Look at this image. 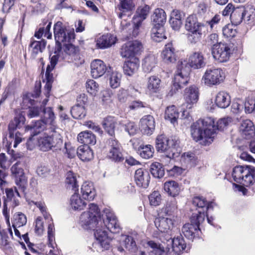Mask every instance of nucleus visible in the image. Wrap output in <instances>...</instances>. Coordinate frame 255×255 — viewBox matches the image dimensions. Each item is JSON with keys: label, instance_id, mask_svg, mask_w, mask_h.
I'll list each match as a JSON object with an SVG mask.
<instances>
[{"label": "nucleus", "instance_id": "obj_1", "mask_svg": "<svg viewBox=\"0 0 255 255\" xmlns=\"http://www.w3.org/2000/svg\"><path fill=\"white\" fill-rule=\"evenodd\" d=\"M232 121L231 117L224 118L218 121L216 126L214 119L211 118L199 119L191 127L192 137L196 142L201 141L202 144L209 145L213 141L217 130H223Z\"/></svg>", "mask_w": 255, "mask_h": 255}, {"label": "nucleus", "instance_id": "obj_2", "mask_svg": "<svg viewBox=\"0 0 255 255\" xmlns=\"http://www.w3.org/2000/svg\"><path fill=\"white\" fill-rule=\"evenodd\" d=\"M103 222L101 219L100 211L98 206L94 204L89 205L88 211L83 212L80 217V224L85 229H93L98 228L99 222L103 224L106 228L113 233H119L120 227L114 213L110 209L104 210Z\"/></svg>", "mask_w": 255, "mask_h": 255}, {"label": "nucleus", "instance_id": "obj_3", "mask_svg": "<svg viewBox=\"0 0 255 255\" xmlns=\"http://www.w3.org/2000/svg\"><path fill=\"white\" fill-rule=\"evenodd\" d=\"M143 49L142 43L138 40L127 42L121 48V55L123 57L128 58L124 65L123 69L126 75L130 76L133 74L139 67L138 55L140 54Z\"/></svg>", "mask_w": 255, "mask_h": 255}, {"label": "nucleus", "instance_id": "obj_4", "mask_svg": "<svg viewBox=\"0 0 255 255\" xmlns=\"http://www.w3.org/2000/svg\"><path fill=\"white\" fill-rule=\"evenodd\" d=\"M205 65L203 54L200 52H194L190 54L188 63L181 61L178 64L177 71L174 75V80L190 78V67L194 69L201 68Z\"/></svg>", "mask_w": 255, "mask_h": 255}, {"label": "nucleus", "instance_id": "obj_5", "mask_svg": "<svg viewBox=\"0 0 255 255\" xmlns=\"http://www.w3.org/2000/svg\"><path fill=\"white\" fill-rule=\"evenodd\" d=\"M51 131L52 133L50 135L40 137L38 139V144L42 151L60 150L63 146V141L59 132L55 127H51Z\"/></svg>", "mask_w": 255, "mask_h": 255}, {"label": "nucleus", "instance_id": "obj_6", "mask_svg": "<svg viewBox=\"0 0 255 255\" xmlns=\"http://www.w3.org/2000/svg\"><path fill=\"white\" fill-rule=\"evenodd\" d=\"M5 192L6 196L3 197L2 213L7 225L9 226L10 209H14L19 205V198L21 196L16 187L5 188Z\"/></svg>", "mask_w": 255, "mask_h": 255}, {"label": "nucleus", "instance_id": "obj_7", "mask_svg": "<svg viewBox=\"0 0 255 255\" xmlns=\"http://www.w3.org/2000/svg\"><path fill=\"white\" fill-rule=\"evenodd\" d=\"M185 27L189 32L188 40L193 43H195L199 41L202 34L207 30L206 25L203 23L198 22L196 16L194 14L190 15L187 17Z\"/></svg>", "mask_w": 255, "mask_h": 255}, {"label": "nucleus", "instance_id": "obj_8", "mask_svg": "<svg viewBox=\"0 0 255 255\" xmlns=\"http://www.w3.org/2000/svg\"><path fill=\"white\" fill-rule=\"evenodd\" d=\"M232 176L234 181L249 186L255 182V167L252 166H237L234 168Z\"/></svg>", "mask_w": 255, "mask_h": 255}, {"label": "nucleus", "instance_id": "obj_9", "mask_svg": "<svg viewBox=\"0 0 255 255\" xmlns=\"http://www.w3.org/2000/svg\"><path fill=\"white\" fill-rule=\"evenodd\" d=\"M205 220L204 212L199 211L198 214H193L190 218V223L185 224L182 227V232L184 236L190 240L198 238L201 233L199 226Z\"/></svg>", "mask_w": 255, "mask_h": 255}, {"label": "nucleus", "instance_id": "obj_10", "mask_svg": "<svg viewBox=\"0 0 255 255\" xmlns=\"http://www.w3.org/2000/svg\"><path fill=\"white\" fill-rule=\"evenodd\" d=\"M54 34L57 51L61 50V43H70L75 39L74 29L66 27L60 21L54 24Z\"/></svg>", "mask_w": 255, "mask_h": 255}, {"label": "nucleus", "instance_id": "obj_11", "mask_svg": "<svg viewBox=\"0 0 255 255\" xmlns=\"http://www.w3.org/2000/svg\"><path fill=\"white\" fill-rule=\"evenodd\" d=\"M179 141L176 139H170L164 134L157 136L156 139V148L158 151L161 152H169L167 156L171 158L173 157L175 152L177 151Z\"/></svg>", "mask_w": 255, "mask_h": 255}, {"label": "nucleus", "instance_id": "obj_12", "mask_svg": "<svg viewBox=\"0 0 255 255\" xmlns=\"http://www.w3.org/2000/svg\"><path fill=\"white\" fill-rule=\"evenodd\" d=\"M41 81H36L35 83V88L32 93H27L24 95L23 98V103L24 104H27V106L29 108L28 117L29 118H33L39 116L41 108H39L37 107H30L34 104V100L32 99L33 98H37L41 92Z\"/></svg>", "mask_w": 255, "mask_h": 255}, {"label": "nucleus", "instance_id": "obj_13", "mask_svg": "<svg viewBox=\"0 0 255 255\" xmlns=\"http://www.w3.org/2000/svg\"><path fill=\"white\" fill-rule=\"evenodd\" d=\"M108 150L107 157L116 162H121L124 160L123 148L120 143L115 138L109 139L107 141Z\"/></svg>", "mask_w": 255, "mask_h": 255}, {"label": "nucleus", "instance_id": "obj_14", "mask_svg": "<svg viewBox=\"0 0 255 255\" xmlns=\"http://www.w3.org/2000/svg\"><path fill=\"white\" fill-rule=\"evenodd\" d=\"M25 122V117L21 114L16 115L14 119L11 121L8 125V131L9 137L10 138L14 137V147H16L17 145L22 141V139L18 136L20 135L19 132H16L14 134V131L17 128H20L24 125Z\"/></svg>", "mask_w": 255, "mask_h": 255}, {"label": "nucleus", "instance_id": "obj_15", "mask_svg": "<svg viewBox=\"0 0 255 255\" xmlns=\"http://www.w3.org/2000/svg\"><path fill=\"white\" fill-rule=\"evenodd\" d=\"M10 170L12 174L15 178V182L19 190L25 194L27 179L24 175L22 164L20 162H17L12 166Z\"/></svg>", "mask_w": 255, "mask_h": 255}, {"label": "nucleus", "instance_id": "obj_16", "mask_svg": "<svg viewBox=\"0 0 255 255\" xmlns=\"http://www.w3.org/2000/svg\"><path fill=\"white\" fill-rule=\"evenodd\" d=\"M213 57L220 62L227 61L231 54V49L229 46L225 43L220 42L214 44L212 49Z\"/></svg>", "mask_w": 255, "mask_h": 255}, {"label": "nucleus", "instance_id": "obj_17", "mask_svg": "<svg viewBox=\"0 0 255 255\" xmlns=\"http://www.w3.org/2000/svg\"><path fill=\"white\" fill-rule=\"evenodd\" d=\"M96 228L94 233L96 239V242L94 243L95 248H97L99 252L108 250L110 247V240L108 237L107 232L99 228V227Z\"/></svg>", "mask_w": 255, "mask_h": 255}, {"label": "nucleus", "instance_id": "obj_18", "mask_svg": "<svg viewBox=\"0 0 255 255\" xmlns=\"http://www.w3.org/2000/svg\"><path fill=\"white\" fill-rule=\"evenodd\" d=\"M149 6L147 5L137 9L136 15L133 18V31L134 34H137L138 29L141 26L142 21L146 18L149 13Z\"/></svg>", "mask_w": 255, "mask_h": 255}, {"label": "nucleus", "instance_id": "obj_19", "mask_svg": "<svg viewBox=\"0 0 255 255\" xmlns=\"http://www.w3.org/2000/svg\"><path fill=\"white\" fill-rule=\"evenodd\" d=\"M155 127L154 119L151 115L144 116L140 120V130L145 134H152L154 130Z\"/></svg>", "mask_w": 255, "mask_h": 255}, {"label": "nucleus", "instance_id": "obj_20", "mask_svg": "<svg viewBox=\"0 0 255 255\" xmlns=\"http://www.w3.org/2000/svg\"><path fill=\"white\" fill-rule=\"evenodd\" d=\"M239 131L244 138L250 139L255 134V127L251 120H244L241 123Z\"/></svg>", "mask_w": 255, "mask_h": 255}, {"label": "nucleus", "instance_id": "obj_21", "mask_svg": "<svg viewBox=\"0 0 255 255\" xmlns=\"http://www.w3.org/2000/svg\"><path fill=\"white\" fill-rule=\"evenodd\" d=\"M150 178V175L148 171L145 169L139 168L135 172L134 181L139 187L147 188L149 183Z\"/></svg>", "mask_w": 255, "mask_h": 255}, {"label": "nucleus", "instance_id": "obj_22", "mask_svg": "<svg viewBox=\"0 0 255 255\" xmlns=\"http://www.w3.org/2000/svg\"><path fill=\"white\" fill-rule=\"evenodd\" d=\"M199 95L198 88L194 85L191 86L185 89L184 98L187 106H189V109H191L192 105L197 102Z\"/></svg>", "mask_w": 255, "mask_h": 255}, {"label": "nucleus", "instance_id": "obj_23", "mask_svg": "<svg viewBox=\"0 0 255 255\" xmlns=\"http://www.w3.org/2000/svg\"><path fill=\"white\" fill-rule=\"evenodd\" d=\"M91 75L93 78L97 79L102 76L107 71V67L104 62L100 59H95L91 64Z\"/></svg>", "mask_w": 255, "mask_h": 255}, {"label": "nucleus", "instance_id": "obj_24", "mask_svg": "<svg viewBox=\"0 0 255 255\" xmlns=\"http://www.w3.org/2000/svg\"><path fill=\"white\" fill-rule=\"evenodd\" d=\"M116 40V37L111 34H104L96 39V46L100 49L107 48L115 44Z\"/></svg>", "mask_w": 255, "mask_h": 255}, {"label": "nucleus", "instance_id": "obj_25", "mask_svg": "<svg viewBox=\"0 0 255 255\" xmlns=\"http://www.w3.org/2000/svg\"><path fill=\"white\" fill-rule=\"evenodd\" d=\"M161 57L166 63H172L176 60V54L175 48L171 43L165 45L161 53Z\"/></svg>", "mask_w": 255, "mask_h": 255}, {"label": "nucleus", "instance_id": "obj_26", "mask_svg": "<svg viewBox=\"0 0 255 255\" xmlns=\"http://www.w3.org/2000/svg\"><path fill=\"white\" fill-rule=\"evenodd\" d=\"M81 194L84 200H93L96 195L93 183L87 181L83 183L81 188Z\"/></svg>", "mask_w": 255, "mask_h": 255}, {"label": "nucleus", "instance_id": "obj_27", "mask_svg": "<svg viewBox=\"0 0 255 255\" xmlns=\"http://www.w3.org/2000/svg\"><path fill=\"white\" fill-rule=\"evenodd\" d=\"M171 218H159L156 219L154 224L156 228L161 232H168L173 226V221Z\"/></svg>", "mask_w": 255, "mask_h": 255}, {"label": "nucleus", "instance_id": "obj_28", "mask_svg": "<svg viewBox=\"0 0 255 255\" xmlns=\"http://www.w3.org/2000/svg\"><path fill=\"white\" fill-rule=\"evenodd\" d=\"M46 44V41L45 40L36 41L33 38H31L29 45L31 57L33 58H35L39 54L41 53L45 48Z\"/></svg>", "mask_w": 255, "mask_h": 255}, {"label": "nucleus", "instance_id": "obj_29", "mask_svg": "<svg viewBox=\"0 0 255 255\" xmlns=\"http://www.w3.org/2000/svg\"><path fill=\"white\" fill-rule=\"evenodd\" d=\"M46 122L43 120L37 121L31 125L27 126L26 127V130L30 131V136L29 140H31L32 138L43 131L46 128Z\"/></svg>", "mask_w": 255, "mask_h": 255}, {"label": "nucleus", "instance_id": "obj_30", "mask_svg": "<svg viewBox=\"0 0 255 255\" xmlns=\"http://www.w3.org/2000/svg\"><path fill=\"white\" fill-rule=\"evenodd\" d=\"M79 158L83 161H88L93 159V152L88 145H80L77 149Z\"/></svg>", "mask_w": 255, "mask_h": 255}, {"label": "nucleus", "instance_id": "obj_31", "mask_svg": "<svg viewBox=\"0 0 255 255\" xmlns=\"http://www.w3.org/2000/svg\"><path fill=\"white\" fill-rule=\"evenodd\" d=\"M78 141L84 144L83 145H94L96 143L95 135L89 131H82L77 137Z\"/></svg>", "mask_w": 255, "mask_h": 255}, {"label": "nucleus", "instance_id": "obj_32", "mask_svg": "<svg viewBox=\"0 0 255 255\" xmlns=\"http://www.w3.org/2000/svg\"><path fill=\"white\" fill-rule=\"evenodd\" d=\"M217 106L220 108H226L231 104V97L229 94L224 91L219 92L215 99Z\"/></svg>", "mask_w": 255, "mask_h": 255}, {"label": "nucleus", "instance_id": "obj_33", "mask_svg": "<svg viewBox=\"0 0 255 255\" xmlns=\"http://www.w3.org/2000/svg\"><path fill=\"white\" fill-rule=\"evenodd\" d=\"M151 19L154 26H163L166 20V15L164 10L161 8L156 9Z\"/></svg>", "mask_w": 255, "mask_h": 255}, {"label": "nucleus", "instance_id": "obj_34", "mask_svg": "<svg viewBox=\"0 0 255 255\" xmlns=\"http://www.w3.org/2000/svg\"><path fill=\"white\" fill-rule=\"evenodd\" d=\"M116 124V119L112 116L107 117L102 122V125L105 130L111 136L115 135V129Z\"/></svg>", "mask_w": 255, "mask_h": 255}, {"label": "nucleus", "instance_id": "obj_35", "mask_svg": "<svg viewBox=\"0 0 255 255\" xmlns=\"http://www.w3.org/2000/svg\"><path fill=\"white\" fill-rule=\"evenodd\" d=\"M132 7V5L129 1L127 0H120L119 10L121 12L119 14V17L124 20H126V19H125L124 17L127 16L129 17L131 15V10Z\"/></svg>", "mask_w": 255, "mask_h": 255}, {"label": "nucleus", "instance_id": "obj_36", "mask_svg": "<svg viewBox=\"0 0 255 255\" xmlns=\"http://www.w3.org/2000/svg\"><path fill=\"white\" fill-rule=\"evenodd\" d=\"M179 115V113L176 107L172 105L166 108L165 112V119L169 121L173 125H175L177 123Z\"/></svg>", "mask_w": 255, "mask_h": 255}, {"label": "nucleus", "instance_id": "obj_37", "mask_svg": "<svg viewBox=\"0 0 255 255\" xmlns=\"http://www.w3.org/2000/svg\"><path fill=\"white\" fill-rule=\"evenodd\" d=\"M70 204L71 208L74 210L80 211L83 210L86 205V203L77 194H74L71 197Z\"/></svg>", "mask_w": 255, "mask_h": 255}, {"label": "nucleus", "instance_id": "obj_38", "mask_svg": "<svg viewBox=\"0 0 255 255\" xmlns=\"http://www.w3.org/2000/svg\"><path fill=\"white\" fill-rule=\"evenodd\" d=\"M204 80H223L224 73L220 69H207L204 76Z\"/></svg>", "mask_w": 255, "mask_h": 255}, {"label": "nucleus", "instance_id": "obj_39", "mask_svg": "<svg viewBox=\"0 0 255 255\" xmlns=\"http://www.w3.org/2000/svg\"><path fill=\"white\" fill-rule=\"evenodd\" d=\"M164 190L169 195L175 197L179 194L180 187L177 182L171 180L165 182L164 184Z\"/></svg>", "mask_w": 255, "mask_h": 255}, {"label": "nucleus", "instance_id": "obj_40", "mask_svg": "<svg viewBox=\"0 0 255 255\" xmlns=\"http://www.w3.org/2000/svg\"><path fill=\"white\" fill-rule=\"evenodd\" d=\"M245 13V9L244 7H237L234 10L233 13H231L230 19L231 22L235 25H238L240 24L244 18H245L244 13Z\"/></svg>", "mask_w": 255, "mask_h": 255}, {"label": "nucleus", "instance_id": "obj_41", "mask_svg": "<svg viewBox=\"0 0 255 255\" xmlns=\"http://www.w3.org/2000/svg\"><path fill=\"white\" fill-rule=\"evenodd\" d=\"M144 246L148 249L149 255H161L164 253L163 248L161 247L160 244L153 241H147Z\"/></svg>", "mask_w": 255, "mask_h": 255}, {"label": "nucleus", "instance_id": "obj_42", "mask_svg": "<svg viewBox=\"0 0 255 255\" xmlns=\"http://www.w3.org/2000/svg\"><path fill=\"white\" fill-rule=\"evenodd\" d=\"M151 36L154 41L157 42L166 39L163 26H154L151 30Z\"/></svg>", "mask_w": 255, "mask_h": 255}, {"label": "nucleus", "instance_id": "obj_43", "mask_svg": "<svg viewBox=\"0 0 255 255\" xmlns=\"http://www.w3.org/2000/svg\"><path fill=\"white\" fill-rule=\"evenodd\" d=\"M171 243L172 250L176 254H179L185 249L186 244L183 238L181 236L174 238L172 240Z\"/></svg>", "mask_w": 255, "mask_h": 255}, {"label": "nucleus", "instance_id": "obj_44", "mask_svg": "<svg viewBox=\"0 0 255 255\" xmlns=\"http://www.w3.org/2000/svg\"><path fill=\"white\" fill-rule=\"evenodd\" d=\"M150 171L152 176L157 178H161L164 175V169L162 164L157 162L150 165Z\"/></svg>", "mask_w": 255, "mask_h": 255}, {"label": "nucleus", "instance_id": "obj_45", "mask_svg": "<svg viewBox=\"0 0 255 255\" xmlns=\"http://www.w3.org/2000/svg\"><path fill=\"white\" fill-rule=\"evenodd\" d=\"M156 64V58L153 54L145 57L142 63V67L145 72H150Z\"/></svg>", "mask_w": 255, "mask_h": 255}, {"label": "nucleus", "instance_id": "obj_46", "mask_svg": "<svg viewBox=\"0 0 255 255\" xmlns=\"http://www.w3.org/2000/svg\"><path fill=\"white\" fill-rule=\"evenodd\" d=\"M137 153L142 158L149 159L153 156L154 148L151 145H141L138 147Z\"/></svg>", "mask_w": 255, "mask_h": 255}, {"label": "nucleus", "instance_id": "obj_47", "mask_svg": "<svg viewBox=\"0 0 255 255\" xmlns=\"http://www.w3.org/2000/svg\"><path fill=\"white\" fill-rule=\"evenodd\" d=\"M65 182L67 185V188H71L75 191L78 190V186L76 175L72 171H69L67 172Z\"/></svg>", "mask_w": 255, "mask_h": 255}, {"label": "nucleus", "instance_id": "obj_48", "mask_svg": "<svg viewBox=\"0 0 255 255\" xmlns=\"http://www.w3.org/2000/svg\"><path fill=\"white\" fill-rule=\"evenodd\" d=\"M27 219L25 215L21 212L15 213L12 220V227H20L26 224Z\"/></svg>", "mask_w": 255, "mask_h": 255}, {"label": "nucleus", "instance_id": "obj_49", "mask_svg": "<svg viewBox=\"0 0 255 255\" xmlns=\"http://www.w3.org/2000/svg\"><path fill=\"white\" fill-rule=\"evenodd\" d=\"M71 114L74 119H82L84 118L86 115L85 106L76 105L72 108Z\"/></svg>", "mask_w": 255, "mask_h": 255}, {"label": "nucleus", "instance_id": "obj_50", "mask_svg": "<svg viewBox=\"0 0 255 255\" xmlns=\"http://www.w3.org/2000/svg\"><path fill=\"white\" fill-rule=\"evenodd\" d=\"M61 50L57 51V46L55 48V55L51 56L50 57V65H48L46 68V71L45 73V75L46 76V80H51V78L50 77V72L53 69L55 66L57 64L58 61V59L59 57L58 53L60 52Z\"/></svg>", "mask_w": 255, "mask_h": 255}, {"label": "nucleus", "instance_id": "obj_51", "mask_svg": "<svg viewBox=\"0 0 255 255\" xmlns=\"http://www.w3.org/2000/svg\"><path fill=\"white\" fill-rule=\"evenodd\" d=\"M43 113L44 115V118L45 120L44 122H46L47 124H49L51 126L54 127V121L55 117L52 108L50 107L43 108Z\"/></svg>", "mask_w": 255, "mask_h": 255}, {"label": "nucleus", "instance_id": "obj_52", "mask_svg": "<svg viewBox=\"0 0 255 255\" xmlns=\"http://www.w3.org/2000/svg\"><path fill=\"white\" fill-rule=\"evenodd\" d=\"M193 204L201 210H198L197 213H194V214H198L199 211H201L205 213V208L207 205V201L205 198L202 196H196L193 198L192 201Z\"/></svg>", "mask_w": 255, "mask_h": 255}, {"label": "nucleus", "instance_id": "obj_53", "mask_svg": "<svg viewBox=\"0 0 255 255\" xmlns=\"http://www.w3.org/2000/svg\"><path fill=\"white\" fill-rule=\"evenodd\" d=\"M234 24H227L222 29L223 35L227 38H232L235 36L237 31L233 26Z\"/></svg>", "mask_w": 255, "mask_h": 255}, {"label": "nucleus", "instance_id": "obj_54", "mask_svg": "<svg viewBox=\"0 0 255 255\" xmlns=\"http://www.w3.org/2000/svg\"><path fill=\"white\" fill-rule=\"evenodd\" d=\"M125 247L127 250L132 253H136L138 250V248L134 241H132L131 238L126 237L124 240Z\"/></svg>", "mask_w": 255, "mask_h": 255}, {"label": "nucleus", "instance_id": "obj_55", "mask_svg": "<svg viewBox=\"0 0 255 255\" xmlns=\"http://www.w3.org/2000/svg\"><path fill=\"white\" fill-rule=\"evenodd\" d=\"M120 124L123 125L125 131L130 135H134L137 131V128L134 122H128L125 124L120 123Z\"/></svg>", "mask_w": 255, "mask_h": 255}, {"label": "nucleus", "instance_id": "obj_56", "mask_svg": "<svg viewBox=\"0 0 255 255\" xmlns=\"http://www.w3.org/2000/svg\"><path fill=\"white\" fill-rule=\"evenodd\" d=\"M54 226L53 222L48 223V246L52 248H54Z\"/></svg>", "mask_w": 255, "mask_h": 255}, {"label": "nucleus", "instance_id": "obj_57", "mask_svg": "<svg viewBox=\"0 0 255 255\" xmlns=\"http://www.w3.org/2000/svg\"><path fill=\"white\" fill-rule=\"evenodd\" d=\"M243 7L245 9L244 13L245 18H246L247 21L254 19L255 18V8L254 6L251 5H247Z\"/></svg>", "mask_w": 255, "mask_h": 255}, {"label": "nucleus", "instance_id": "obj_58", "mask_svg": "<svg viewBox=\"0 0 255 255\" xmlns=\"http://www.w3.org/2000/svg\"><path fill=\"white\" fill-rule=\"evenodd\" d=\"M150 204L156 206L159 205L161 202V195L159 192L154 191L148 197Z\"/></svg>", "mask_w": 255, "mask_h": 255}, {"label": "nucleus", "instance_id": "obj_59", "mask_svg": "<svg viewBox=\"0 0 255 255\" xmlns=\"http://www.w3.org/2000/svg\"><path fill=\"white\" fill-rule=\"evenodd\" d=\"M177 206L176 204L174 202L171 204H167L165 208V212L169 218L174 219L177 216Z\"/></svg>", "mask_w": 255, "mask_h": 255}, {"label": "nucleus", "instance_id": "obj_60", "mask_svg": "<svg viewBox=\"0 0 255 255\" xmlns=\"http://www.w3.org/2000/svg\"><path fill=\"white\" fill-rule=\"evenodd\" d=\"M64 51L69 55L76 54L79 52V47H76L71 43L64 44Z\"/></svg>", "mask_w": 255, "mask_h": 255}, {"label": "nucleus", "instance_id": "obj_61", "mask_svg": "<svg viewBox=\"0 0 255 255\" xmlns=\"http://www.w3.org/2000/svg\"><path fill=\"white\" fill-rule=\"evenodd\" d=\"M195 160V154L191 152L184 153L181 157V162L183 164V162L185 163H193Z\"/></svg>", "mask_w": 255, "mask_h": 255}, {"label": "nucleus", "instance_id": "obj_62", "mask_svg": "<svg viewBox=\"0 0 255 255\" xmlns=\"http://www.w3.org/2000/svg\"><path fill=\"white\" fill-rule=\"evenodd\" d=\"M86 87L88 92L94 94L98 88V84L95 81H87Z\"/></svg>", "mask_w": 255, "mask_h": 255}, {"label": "nucleus", "instance_id": "obj_63", "mask_svg": "<svg viewBox=\"0 0 255 255\" xmlns=\"http://www.w3.org/2000/svg\"><path fill=\"white\" fill-rule=\"evenodd\" d=\"M35 232L38 234L42 233L44 230L43 222L42 221V218L40 217L37 218L35 222Z\"/></svg>", "mask_w": 255, "mask_h": 255}, {"label": "nucleus", "instance_id": "obj_64", "mask_svg": "<svg viewBox=\"0 0 255 255\" xmlns=\"http://www.w3.org/2000/svg\"><path fill=\"white\" fill-rule=\"evenodd\" d=\"M50 171V169L45 166H41L36 170L38 175L42 177H47L49 174Z\"/></svg>", "mask_w": 255, "mask_h": 255}]
</instances>
